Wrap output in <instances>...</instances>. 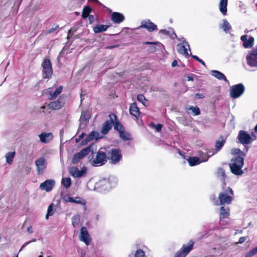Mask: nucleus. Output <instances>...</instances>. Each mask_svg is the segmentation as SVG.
<instances>
[{
	"mask_svg": "<svg viewBox=\"0 0 257 257\" xmlns=\"http://www.w3.org/2000/svg\"><path fill=\"white\" fill-rule=\"evenodd\" d=\"M106 162L105 153L101 151H98L95 158L92 160L91 164L93 166L98 167L104 165Z\"/></svg>",
	"mask_w": 257,
	"mask_h": 257,
	"instance_id": "obj_9",
	"label": "nucleus"
},
{
	"mask_svg": "<svg viewBox=\"0 0 257 257\" xmlns=\"http://www.w3.org/2000/svg\"><path fill=\"white\" fill-rule=\"evenodd\" d=\"M187 160L190 166H194L199 165L202 162H206L208 160V158L206 157L205 159L200 160L198 157H189Z\"/></svg>",
	"mask_w": 257,
	"mask_h": 257,
	"instance_id": "obj_23",
	"label": "nucleus"
},
{
	"mask_svg": "<svg viewBox=\"0 0 257 257\" xmlns=\"http://www.w3.org/2000/svg\"><path fill=\"white\" fill-rule=\"evenodd\" d=\"M135 257H147L144 251L142 249H139L136 251Z\"/></svg>",
	"mask_w": 257,
	"mask_h": 257,
	"instance_id": "obj_46",
	"label": "nucleus"
},
{
	"mask_svg": "<svg viewBox=\"0 0 257 257\" xmlns=\"http://www.w3.org/2000/svg\"><path fill=\"white\" fill-rule=\"evenodd\" d=\"M244 165V160L242 157H234L229 164L231 172L237 176H240L243 173L242 170Z\"/></svg>",
	"mask_w": 257,
	"mask_h": 257,
	"instance_id": "obj_2",
	"label": "nucleus"
},
{
	"mask_svg": "<svg viewBox=\"0 0 257 257\" xmlns=\"http://www.w3.org/2000/svg\"><path fill=\"white\" fill-rule=\"evenodd\" d=\"M108 28L107 25H97L93 28V30L95 33H99L105 31Z\"/></svg>",
	"mask_w": 257,
	"mask_h": 257,
	"instance_id": "obj_30",
	"label": "nucleus"
},
{
	"mask_svg": "<svg viewBox=\"0 0 257 257\" xmlns=\"http://www.w3.org/2000/svg\"><path fill=\"white\" fill-rule=\"evenodd\" d=\"M112 125H114V129L117 130L119 132V133L124 131L122 125L120 124L119 122H118L117 121L116 119V121H115L114 124H112Z\"/></svg>",
	"mask_w": 257,
	"mask_h": 257,
	"instance_id": "obj_40",
	"label": "nucleus"
},
{
	"mask_svg": "<svg viewBox=\"0 0 257 257\" xmlns=\"http://www.w3.org/2000/svg\"><path fill=\"white\" fill-rule=\"evenodd\" d=\"M79 239L84 242L87 245L90 242V237L86 227H82L80 230Z\"/></svg>",
	"mask_w": 257,
	"mask_h": 257,
	"instance_id": "obj_17",
	"label": "nucleus"
},
{
	"mask_svg": "<svg viewBox=\"0 0 257 257\" xmlns=\"http://www.w3.org/2000/svg\"><path fill=\"white\" fill-rule=\"evenodd\" d=\"M156 50H157V48L155 46H152L149 49V51L151 52H154Z\"/></svg>",
	"mask_w": 257,
	"mask_h": 257,
	"instance_id": "obj_56",
	"label": "nucleus"
},
{
	"mask_svg": "<svg viewBox=\"0 0 257 257\" xmlns=\"http://www.w3.org/2000/svg\"><path fill=\"white\" fill-rule=\"evenodd\" d=\"M124 20V16L118 12H113L111 14V20L115 24H119Z\"/></svg>",
	"mask_w": 257,
	"mask_h": 257,
	"instance_id": "obj_24",
	"label": "nucleus"
},
{
	"mask_svg": "<svg viewBox=\"0 0 257 257\" xmlns=\"http://www.w3.org/2000/svg\"><path fill=\"white\" fill-rule=\"evenodd\" d=\"M171 37L172 39H175L177 38V35L174 32H173L172 35Z\"/></svg>",
	"mask_w": 257,
	"mask_h": 257,
	"instance_id": "obj_61",
	"label": "nucleus"
},
{
	"mask_svg": "<svg viewBox=\"0 0 257 257\" xmlns=\"http://www.w3.org/2000/svg\"><path fill=\"white\" fill-rule=\"evenodd\" d=\"M192 57L194 59H195V60H196L197 61L199 59V57L196 55H192Z\"/></svg>",
	"mask_w": 257,
	"mask_h": 257,
	"instance_id": "obj_64",
	"label": "nucleus"
},
{
	"mask_svg": "<svg viewBox=\"0 0 257 257\" xmlns=\"http://www.w3.org/2000/svg\"><path fill=\"white\" fill-rule=\"evenodd\" d=\"M178 64V62L177 60H174L172 63V66L174 67L175 66H176Z\"/></svg>",
	"mask_w": 257,
	"mask_h": 257,
	"instance_id": "obj_57",
	"label": "nucleus"
},
{
	"mask_svg": "<svg viewBox=\"0 0 257 257\" xmlns=\"http://www.w3.org/2000/svg\"><path fill=\"white\" fill-rule=\"evenodd\" d=\"M233 195L234 193L231 188L229 187H223L222 191L219 194L218 200L213 198L214 204L217 206L225 204H229L233 199Z\"/></svg>",
	"mask_w": 257,
	"mask_h": 257,
	"instance_id": "obj_1",
	"label": "nucleus"
},
{
	"mask_svg": "<svg viewBox=\"0 0 257 257\" xmlns=\"http://www.w3.org/2000/svg\"><path fill=\"white\" fill-rule=\"evenodd\" d=\"M110 118L109 120L106 121L102 125L101 129V133L104 135L108 132L112 126V124H114L115 121H116V115L114 114H110L109 115Z\"/></svg>",
	"mask_w": 257,
	"mask_h": 257,
	"instance_id": "obj_11",
	"label": "nucleus"
},
{
	"mask_svg": "<svg viewBox=\"0 0 257 257\" xmlns=\"http://www.w3.org/2000/svg\"><path fill=\"white\" fill-rule=\"evenodd\" d=\"M217 174L218 177H220V179L222 180L223 185H225V179L226 176L224 170L222 168H218Z\"/></svg>",
	"mask_w": 257,
	"mask_h": 257,
	"instance_id": "obj_34",
	"label": "nucleus"
},
{
	"mask_svg": "<svg viewBox=\"0 0 257 257\" xmlns=\"http://www.w3.org/2000/svg\"><path fill=\"white\" fill-rule=\"evenodd\" d=\"M65 99L63 95L60 96L57 100L51 101L49 104L50 108L53 110H58L64 106Z\"/></svg>",
	"mask_w": 257,
	"mask_h": 257,
	"instance_id": "obj_12",
	"label": "nucleus"
},
{
	"mask_svg": "<svg viewBox=\"0 0 257 257\" xmlns=\"http://www.w3.org/2000/svg\"><path fill=\"white\" fill-rule=\"evenodd\" d=\"M221 28L223 29L225 32L227 33L229 30L231 29V26L228 21L224 19L223 20V24Z\"/></svg>",
	"mask_w": 257,
	"mask_h": 257,
	"instance_id": "obj_37",
	"label": "nucleus"
},
{
	"mask_svg": "<svg viewBox=\"0 0 257 257\" xmlns=\"http://www.w3.org/2000/svg\"><path fill=\"white\" fill-rule=\"evenodd\" d=\"M119 136L123 141L129 140L131 139V135L128 133L125 132L124 131L120 132Z\"/></svg>",
	"mask_w": 257,
	"mask_h": 257,
	"instance_id": "obj_41",
	"label": "nucleus"
},
{
	"mask_svg": "<svg viewBox=\"0 0 257 257\" xmlns=\"http://www.w3.org/2000/svg\"><path fill=\"white\" fill-rule=\"evenodd\" d=\"M87 173V168L83 167L79 170L77 167H72L70 170V174L74 178H80L84 176Z\"/></svg>",
	"mask_w": 257,
	"mask_h": 257,
	"instance_id": "obj_14",
	"label": "nucleus"
},
{
	"mask_svg": "<svg viewBox=\"0 0 257 257\" xmlns=\"http://www.w3.org/2000/svg\"><path fill=\"white\" fill-rule=\"evenodd\" d=\"M246 63L251 67H257V46L248 52L246 56Z\"/></svg>",
	"mask_w": 257,
	"mask_h": 257,
	"instance_id": "obj_5",
	"label": "nucleus"
},
{
	"mask_svg": "<svg viewBox=\"0 0 257 257\" xmlns=\"http://www.w3.org/2000/svg\"><path fill=\"white\" fill-rule=\"evenodd\" d=\"M55 185V181L53 179L46 180L40 185V188L47 192L51 191Z\"/></svg>",
	"mask_w": 257,
	"mask_h": 257,
	"instance_id": "obj_16",
	"label": "nucleus"
},
{
	"mask_svg": "<svg viewBox=\"0 0 257 257\" xmlns=\"http://www.w3.org/2000/svg\"><path fill=\"white\" fill-rule=\"evenodd\" d=\"M160 33H163V34H165V35H169V31H167V30H165V29H164V30H161L160 31Z\"/></svg>",
	"mask_w": 257,
	"mask_h": 257,
	"instance_id": "obj_55",
	"label": "nucleus"
},
{
	"mask_svg": "<svg viewBox=\"0 0 257 257\" xmlns=\"http://www.w3.org/2000/svg\"><path fill=\"white\" fill-rule=\"evenodd\" d=\"M257 253V246L254 247L249 251H248L244 257H251Z\"/></svg>",
	"mask_w": 257,
	"mask_h": 257,
	"instance_id": "obj_45",
	"label": "nucleus"
},
{
	"mask_svg": "<svg viewBox=\"0 0 257 257\" xmlns=\"http://www.w3.org/2000/svg\"><path fill=\"white\" fill-rule=\"evenodd\" d=\"M63 200L66 203L71 202L83 205H85L86 203L84 199L80 197H71L68 195H66L64 197Z\"/></svg>",
	"mask_w": 257,
	"mask_h": 257,
	"instance_id": "obj_19",
	"label": "nucleus"
},
{
	"mask_svg": "<svg viewBox=\"0 0 257 257\" xmlns=\"http://www.w3.org/2000/svg\"><path fill=\"white\" fill-rule=\"evenodd\" d=\"M116 183V179L113 177H110L108 179L104 178L96 183L95 187L101 191H106L114 187Z\"/></svg>",
	"mask_w": 257,
	"mask_h": 257,
	"instance_id": "obj_3",
	"label": "nucleus"
},
{
	"mask_svg": "<svg viewBox=\"0 0 257 257\" xmlns=\"http://www.w3.org/2000/svg\"><path fill=\"white\" fill-rule=\"evenodd\" d=\"M194 242L190 240L187 244H184L181 249L177 251L174 257H185L192 249Z\"/></svg>",
	"mask_w": 257,
	"mask_h": 257,
	"instance_id": "obj_8",
	"label": "nucleus"
},
{
	"mask_svg": "<svg viewBox=\"0 0 257 257\" xmlns=\"http://www.w3.org/2000/svg\"><path fill=\"white\" fill-rule=\"evenodd\" d=\"M90 150L89 148H86L85 149H82L79 153L81 154V156H83V157H84L85 156H86L90 152Z\"/></svg>",
	"mask_w": 257,
	"mask_h": 257,
	"instance_id": "obj_48",
	"label": "nucleus"
},
{
	"mask_svg": "<svg viewBox=\"0 0 257 257\" xmlns=\"http://www.w3.org/2000/svg\"><path fill=\"white\" fill-rule=\"evenodd\" d=\"M244 90V86L242 83L232 85L230 88V96L234 99L238 98L242 95Z\"/></svg>",
	"mask_w": 257,
	"mask_h": 257,
	"instance_id": "obj_6",
	"label": "nucleus"
},
{
	"mask_svg": "<svg viewBox=\"0 0 257 257\" xmlns=\"http://www.w3.org/2000/svg\"><path fill=\"white\" fill-rule=\"evenodd\" d=\"M58 28H59V26L58 25H56L54 27H53L52 28L49 29V30L47 32V33L48 34L54 32L55 31H56V30H57Z\"/></svg>",
	"mask_w": 257,
	"mask_h": 257,
	"instance_id": "obj_51",
	"label": "nucleus"
},
{
	"mask_svg": "<svg viewBox=\"0 0 257 257\" xmlns=\"http://www.w3.org/2000/svg\"><path fill=\"white\" fill-rule=\"evenodd\" d=\"M35 164L37 167L38 174H42L46 168V162L45 159L43 157H41L37 159L35 161Z\"/></svg>",
	"mask_w": 257,
	"mask_h": 257,
	"instance_id": "obj_20",
	"label": "nucleus"
},
{
	"mask_svg": "<svg viewBox=\"0 0 257 257\" xmlns=\"http://www.w3.org/2000/svg\"><path fill=\"white\" fill-rule=\"evenodd\" d=\"M154 128L156 130L157 132H159L161 130L162 127V125L161 124H153Z\"/></svg>",
	"mask_w": 257,
	"mask_h": 257,
	"instance_id": "obj_49",
	"label": "nucleus"
},
{
	"mask_svg": "<svg viewBox=\"0 0 257 257\" xmlns=\"http://www.w3.org/2000/svg\"><path fill=\"white\" fill-rule=\"evenodd\" d=\"M139 28H145L150 32L157 30V25L152 22L150 20L143 21Z\"/></svg>",
	"mask_w": 257,
	"mask_h": 257,
	"instance_id": "obj_18",
	"label": "nucleus"
},
{
	"mask_svg": "<svg viewBox=\"0 0 257 257\" xmlns=\"http://www.w3.org/2000/svg\"><path fill=\"white\" fill-rule=\"evenodd\" d=\"M237 139L239 143L242 145H248L256 139V137L253 133H251V136L244 131L239 132Z\"/></svg>",
	"mask_w": 257,
	"mask_h": 257,
	"instance_id": "obj_4",
	"label": "nucleus"
},
{
	"mask_svg": "<svg viewBox=\"0 0 257 257\" xmlns=\"http://www.w3.org/2000/svg\"><path fill=\"white\" fill-rule=\"evenodd\" d=\"M246 240V237H240L239 239V240L237 242V243H242L243 242H244Z\"/></svg>",
	"mask_w": 257,
	"mask_h": 257,
	"instance_id": "obj_53",
	"label": "nucleus"
},
{
	"mask_svg": "<svg viewBox=\"0 0 257 257\" xmlns=\"http://www.w3.org/2000/svg\"><path fill=\"white\" fill-rule=\"evenodd\" d=\"M224 144V141L223 140H218L216 142L215 144V149H212L211 151L212 153L210 155H208V157H211L213 156L214 154L217 153L223 147Z\"/></svg>",
	"mask_w": 257,
	"mask_h": 257,
	"instance_id": "obj_27",
	"label": "nucleus"
},
{
	"mask_svg": "<svg viewBox=\"0 0 257 257\" xmlns=\"http://www.w3.org/2000/svg\"><path fill=\"white\" fill-rule=\"evenodd\" d=\"M36 241V239H33V240H30V241H27L26 242H25L21 247L20 250V251H21L25 246H26L28 244H30V243L31 242H35Z\"/></svg>",
	"mask_w": 257,
	"mask_h": 257,
	"instance_id": "obj_50",
	"label": "nucleus"
},
{
	"mask_svg": "<svg viewBox=\"0 0 257 257\" xmlns=\"http://www.w3.org/2000/svg\"><path fill=\"white\" fill-rule=\"evenodd\" d=\"M137 100L142 103L145 106H148L149 105V101L146 99L142 94H139L137 96Z\"/></svg>",
	"mask_w": 257,
	"mask_h": 257,
	"instance_id": "obj_36",
	"label": "nucleus"
},
{
	"mask_svg": "<svg viewBox=\"0 0 257 257\" xmlns=\"http://www.w3.org/2000/svg\"><path fill=\"white\" fill-rule=\"evenodd\" d=\"M44 78H50L53 74V69L50 61L45 59L41 64Z\"/></svg>",
	"mask_w": 257,
	"mask_h": 257,
	"instance_id": "obj_7",
	"label": "nucleus"
},
{
	"mask_svg": "<svg viewBox=\"0 0 257 257\" xmlns=\"http://www.w3.org/2000/svg\"><path fill=\"white\" fill-rule=\"evenodd\" d=\"M15 156V152H10L7 153L5 155V158L6 159V162L8 164L11 165L12 164L13 159Z\"/></svg>",
	"mask_w": 257,
	"mask_h": 257,
	"instance_id": "obj_32",
	"label": "nucleus"
},
{
	"mask_svg": "<svg viewBox=\"0 0 257 257\" xmlns=\"http://www.w3.org/2000/svg\"><path fill=\"white\" fill-rule=\"evenodd\" d=\"M247 36L246 35H242L240 37V40L243 42V46L245 48H251L253 44L254 38L252 37H249L247 39Z\"/></svg>",
	"mask_w": 257,
	"mask_h": 257,
	"instance_id": "obj_21",
	"label": "nucleus"
},
{
	"mask_svg": "<svg viewBox=\"0 0 257 257\" xmlns=\"http://www.w3.org/2000/svg\"><path fill=\"white\" fill-rule=\"evenodd\" d=\"M145 44H157V42H146L145 43Z\"/></svg>",
	"mask_w": 257,
	"mask_h": 257,
	"instance_id": "obj_62",
	"label": "nucleus"
},
{
	"mask_svg": "<svg viewBox=\"0 0 257 257\" xmlns=\"http://www.w3.org/2000/svg\"><path fill=\"white\" fill-rule=\"evenodd\" d=\"M91 9L90 7L85 6L83 10L82 14V18L84 19L87 18L89 15V13L91 12Z\"/></svg>",
	"mask_w": 257,
	"mask_h": 257,
	"instance_id": "obj_38",
	"label": "nucleus"
},
{
	"mask_svg": "<svg viewBox=\"0 0 257 257\" xmlns=\"http://www.w3.org/2000/svg\"><path fill=\"white\" fill-rule=\"evenodd\" d=\"M195 96L196 98H198V99L203 98L205 97L204 94H200V93H196L195 95Z\"/></svg>",
	"mask_w": 257,
	"mask_h": 257,
	"instance_id": "obj_52",
	"label": "nucleus"
},
{
	"mask_svg": "<svg viewBox=\"0 0 257 257\" xmlns=\"http://www.w3.org/2000/svg\"><path fill=\"white\" fill-rule=\"evenodd\" d=\"M80 216L79 214H76L72 217V223L74 227L78 226L80 223Z\"/></svg>",
	"mask_w": 257,
	"mask_h": 257,
	"instance_id": "obj_35",
	"label": "nucleus"
},
{
	"mask_svg": "<svg viewBox=\"0 0 257 257\" xmlns=\"http://www.w3.org/2000/svg\"><path fill=\"white\" fill-rule=\"evenodd\" d=\"M61 185L66 189L69 188L71 185V179L70 177L63 178L61 180Z\"/></svg>",
	"mask_w": 257,
	"mask_h": 257,
	"instance_id": "obj_33",
	"label": "nucleus"
},
{
	"mask_svg": "<svg viewBox=\"0 0 257 257\" xmlns=\"http://www.w3.org/2000/svg\"><path fill=\"white\" fill-rule=\"evenodd\" d=\"M108 159L110 160V163L116 164L121 158V155L120 151L117 149H113L108 152Z\"/></svg>",
	"mask_w": 257,
	"mask_h": 257,
	"instance_id": "obj_10",
	"label": "nucleus"
},
{
	"mask_svg": "<svg viewBox=\"0 0 257 257\" xmlns=\"http://www.w3.org/2000/svg\"><path fill=\"white\" fill-rule=\"evenodd\" d=\"M39 137L42 143L47 144L52 140L53 135L51 133H42L39 135Z\"/></svg>",
	"mask_w": 257,
	"mask_h": 257,
	"instance_id": "obj_22",
	"label": "nucleus"
},
{
	"mask_svg": "<svg viewBox=\"0 0 257 257\" xmlns=\"http://www.w3.org/2000/svg\"><path fill=\"white\" fill-rule=\"evenodd\" d=\"M187 80L188 81H193V78L192 77H191V76H188L187 77Z\"/></svg>",
	"mask_w": 257,
	"mask_h": 257,
	"instance_id": "obj_60",
	"label": "nucleus"
},
{
	"mask_svg": "<svg viewBox=\"0 0 257 257\" xmlns=\"http://www.w3.org/2000/svg\"><path fill=\"white\" fill-rule=\"evenodd\" d=\"M179 40L182 42L178 44L177 46L178 52L180 54H181L186 57L188 56L189 54L187 52V48L189 49V45L185 41L184 38H182L181 39H179Z\"/></svg>",
	"mask_w": 257,
	"mask_h": 257,
	"instance_id": "obj_13",
	"label": "nucleus"
},
{
	"mask_svg": "<svg viewBox=\"0 0 257 257\" xmlns=\"http://www.w3.org/2000/svg\"><path fill=\"white\" fill-rule=\"evenodd\" d=\"M188 110H191L192 112L193 113L194 115H197L200 114V111L197 106H190L189 108H188Z\"/></svg>",
	"mask_w": 257,
	"mask_h": 257,
	"instance_id": "obj_42",
	"label": "nucleus"
},
{
	"mask_svg": "<svg viewBox=\"0 0 257 257\" xmlns=\"http://www.w3.org/2000/svg\"><path fill=\"white\" fill-rule=\"evenodd\" d=\"M27 231L29 233H33V228H32V226H29V227H28Z\"/></svg>",
	"mask_w": 257,
	"mask_h": 257,
	"instance_id": "obj_58",
	"label": "nucleus"
},
{
	"mask_svg": "<svg viewBox=\"0 0 257 257\" xmlns=\"http://www.w3.org/2000/svg\"><path fill=\"white\" fill-rule=\"evenodd\" d=\"M212 153V151H209L207 153H199V156L200 157V160L205 159L206 157L208 158V159L210 157H208V155H210Z\"/></svg>",
	"mask_w": 257,
	"mask_h": 257,
	"instance_id": "obj_47",
	"label": "nucleus"
},
{
	"mask_svg": "<svg viewBox=\"0 0 257 257\" xmlns=\"http://www.w3.org/2000/svg\"><path fill=\"white\" fill-rule=\"evenodd\" d=\"M211 73L212 76H213L216 78L218 79L219 80H224L228 83H229L228 81L226 79L225 76L221 72L217 70H212L211 71Z\"/></svg>",
	"mask_w": 257,
	"mask_h": 257,
	"instance_id": "obj_26",
	"label": "nucleus"
},
{
	"mask_svg": "<svg viewBox=\"0 0 257 257\" xmlns=\"http://www.w3.org/2000/svg\"><path fill=\"white\" fill-rule=\"evenodd\" d=\"M220 222H221L222 219L227 218L229 216V212L228 207L225 208L224 206L221 207L220 208Z\"/></svg>",
	"mask_w": 257,
	"mask_h": 257,
	"instance_id": "obj_28",
	"label": "nucleus"
},
{
	"mask_svg": "<svg viewBox=\"0 0 257 257\" xmlns=\"http://www.w3.org/2000/svg\"><path fill=\"white\" fill-rule=\"evenodd\" d=\"M85 135V134L84 133H82L79 137V139L80 140V139H82L84 136Z\"/></svg>",
	"mask_w": 257,
	"mask_h": 257,
	"instance_id": "obj_63",
	"label": "nucleus"
},
{
	"mask_svg": "<svg viewBox=\"0 0 257 257\" xmlns=\"http://www.w3.org/2000/svg\"><path fill=\"white\" fill-rule=\"evenodd\" d=\"M231 153L233 155L240 154L241 156H245V153L242 152L239 149L233 148L231 150Z\"/></svg>",
	"mask_w": 257,
	"mask_h": 257,
	"instance_id": "obj_44",
	"label": "nucleus"
},
{
	"mask_svg": "<svg viewBox=\"0 0 257 257\" xmlns=\"http://www.w3.org/2000/svg\"><path fill=\"white\" fill-rule=\"evenodd\" d=\"M88 18L90 23H93L95 20L94 16L92 15H89Z\"/></svg>",
	"mask_w": 257,
	"mask_h": 257,
	"instance_id": "obj_54",
	"label": "nucleus"
},
{
	"mask_svg": "<svg viewBox=\"0 0 257 257\" xmlns=\"http://www.w3.org/2000/svg\"><path fill=\"white\" fill-rule=\"evenodd\" d=\"M83 158V156H81L79 152L77 153L74 155L72 159V162L73 164H76L78 163L80 161V160Z\"/></svg>",
	"mask_w": 257,
	"mask_h": 257,
	"instance_id": "obj_43",
	"label": "nucleus"
},
{
	"mask_svg": "<svg viewBox=\"0 0 257 257\" xmlns=\"http://www.w3.org/2000/svg\"><path fill=\"white\" fill-rule=\"evenodd\" d=\"M130 112L131 114L134 116L136 118H138L140 116V109L137 106L136 103L134 102L131 104L130 107Z\"/></svg>",
	"mask_w": 257,
	"mask_h": 257,
	"instance_id": "obj_25",
	"label": "nucleus"
},
{
	"mask_svg": "<svg viewBox=\"0 0 257 257\" xmlns=\"http://www.w3.org/2000/svg\"><path fill=\"white\" fill-rule=\"evenodd\" d=\"M63 86H60L55 90L52 88H49L47 90V93L48 94V97L50 100L55 99L58 95L62 92Z\"/></svg>",
	"mask_w": 257,
	"mask_h": 257,
	"instance_id": "obj_15",
	"label": "nucleus"
},
{
	"mask_svg": "<svg viewBox=\"0 0 257 257\" xmlns=\"http://www.w3.org/2000/svg\"><path fill=\"white\" fill-rule=\"evenodd\" d=\"M102 137L100 136L99 134L97 132H92L86 138L87 141H89L92 140H97L101 138Z\"/></svg>",
	"mask_w": 257,
	"mask_h": 257,
	"instance_id": "obj_31",
	"label": "nucleus"
},
{
	"mask_svg": "<svg viewBox=\"0 0 257 257\" xmlns=\"http://www.w3.org/2000/svg\"><path fill=\"white\" fill-rule=\"evenodd\" d=\"M117 46H118L117 45H112V46L106 47L105 48L106 49H113L114 48H116Z\"/></svg>",
	"mask_w": 257,
	"mask_h": 257,
	"instance_id": "obj_59",
	"label": "nucleus"
},
{
	"mask_svg": "<svg viewBox=\"0 0 257 257\" xmlns=\"http://www.w3.org/2000/svg\"><path fill=\"white\" fill-rule=\"evenodd\" d=\"M54 212V205L53 204H51L48 207L47 213L46 215V219H48L49 216L53 215Z\"/></svg>",
	"mask_w": 257,
	"mask_h": 257,
	"instance_id": "obj_39",
	"label": "nucleus"
},
{
	"mask_svg": "<svg viewBox=\"0 0 257 257\" xmlns=\"http://www.w3.org/2000/svg\"><path fill=\"white\" fill-rule=\"evenodd\" d=\"M227 4V0H221L219 3V10L223 15H226Z\"/></svg>",
	"mask_w": 257,
	"mask_h": 257,
	"instance_id": "obj_29",
	"label": "nucleus"
}]
</instances>
